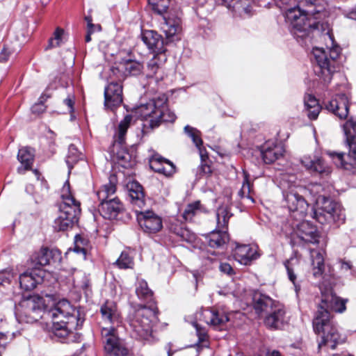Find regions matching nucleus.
I'll list each match as a JSON object with an SVG mask.
<instances>
[{"mask_svg":"<svg viewBox=\"0 0 356 356\" xmlns=\"http://www.w3.org/2000/svg\"><path fill=\"white\" fill-rule=\"evenodd\" d=\"M91 35H92V33H90V32L87 31V34H86V35L85 37L86 42H89L91 41V40H92L91 39Z\"/></svg>","mask_w":356,"mask_h":356,"instance_id":"60","label":"nucleus"},{"mask_svg":"<svg viewBox=\"0 0 356 356\" xmlns=\"http://www.w3.org/2000/svg\"><path fill=\"white\" fill-rule=\"evenodd\" d=\"M346 142L349 147L347 155L342 152L328 151L327 154L337 167L350 174H356V119L350 118L342 126Z\"/></svg>","mask_w":356,"mask_h":356,"instance_id":"6","label":"nucleus"},{"mask_svg":"<svg viewBox=\"0 0 356 356\" xmlns=\"http://www.w3.org/2000/svg\"><path fill=\"white\" fill-rule=\"evenodd\" d=\"M33 173L35 174L37 179L38 180L39 178H40V174H39V172L37 170H33Z\"/></svg>","mask_w":356,"mask_h":356,"instance_id":"62","label":"nucleus"},{"mask_svg":"<svg viewBox=\"0 0 356 356\" xmlns=\"http://www.w3.org/2000/svg\"><path fill=\"white\" fill-rule=\"evenodd\" d=\"M234 256L240 264L248 265L252 260L258 258L257 247L250 245H237L234 250Z\"/></svg>","mask_w":356,"mask_h":356,"instance_id":"27","label":"nucleus"},{"mask_svg":"<svg viewBox=\"0 0 356 356\" xmlns=\"http://www.w3.org/2000/svg\"><path fill=\"white\" fill-rule=\"evenodd\" d=\"M143 65L133 59H122L116 67L111 68V72L118 81L127 76H138L141 74Z\"/></svg>","mask_w":356,"mask_h":356,"instance_id":"13","label":"nucleus"},{"mask_svg":"<svg viewBox=\"0 0 356 356\" xmlns=\"http://www.w3.org/2000/svg\"><path fill=\"white\" fill-rule=\"evenodd\" d=\"M167 60L165 54L154 55L147 65V76L153 78L156 82L163 79L162 67Z\"/></svg>","mask_w":356,"mask_h":356,"instance_id":"24","label":"nucleus"},{"mask_svg":"<svg viewBox=\"0 0 356 356\" xmlns=\"http://www.w3.org/2000/svg\"><path fill=\"white\" fill-rule=\"evenodd\" d=\"M115 264H116L120 268L127 269L132 268L134 263L133 258L129 256L128 252L124 251L121 253L120 257L115 262Z\"/></svg>","mask_w":356,"mask_h":356,"instance_id":"44","label":"nucleus"},{"mask_svg":"<svg viewBox=\"0 0 356 356\" xmlns=\"http://www.w3.org/2000/svg\"><path fill=\"white\" fill-rule=\"evenodd\" d=\"M200 202L196 201L189 204L183 213V218L185 220H191L194 216L200 212Z\"/></svg>","mask_w":356,"mask_h":356,"instance_id":"45","label":"nucleus"},{"mask_svg":"<svg viewBox=\"0 0 356 356\" xmlns=\"http://www.w3.org/2000/svg\"><path fill=\"white\" fill-rule=\"evenodd\" d=\"M244 179L243 182L242 187L241 190L238 191V195L243 198L246 197L250 200L251 203H254V199L252 196H250L251 193V185L249 181V175L245 171H243Z\"/></svg>","mask_w":356,"mask_h":356,"instance_id":"43","label":"nucleus"},{"mask_svg":"<svg viewBox=\"0 0 356 356\" xmlns=\"http://www.w3.org/2000/svg\"><path fill=\"white\" fill-rule=\"evenodd\" d=\"M134 112L141 120L149 121L152 128L159 126L161 122H173L176 119L175 114L168 108L165 95H159L146 104L140 105Z\"/></svg>","mask_w":356,"mask_h":356,"instance_id":"5","label":"nucleus"},{"mask_svg":"<svg viewBox=\"0 0 356 356\" xmlns=\"http://www.w3.org/2000/svg\"><path fill=\"white\" fill-rule=\"evenodd\" d=\"M268 356H281V355L279 351L273 350L272 352L268 353Z\"/></svg>","mask_w":356,"mask_h":356,"instance_id":"59","label":"nucleus"},{"mask_svg":"<svg viewBox=\"0 0 356 356\" xmlns=\"http://www.w3.org/2000/svg\"><path fill=\"white\" fill-rule=\"evenodd\" d=\"M137 220L141 228L147 233H156L163 227L161 218L152 211L137 213Z\"/></svg>","mask_w":356,"mask_h":356,"instance_id":"17","label":"nucleus"},{"mask_svg":"<svg viewBox=\"0 0 356 356\" xmlns=\"http://www.w3.org/2000/svg\"><path fill=\"white\" fill-rule=\"evenodd\" d=\"M102 319L105 323L117 326L120 323V314L115 304L113 302H106L100 309Z\"/></svg>","mask_w":356,"mask_h":356,"instance_id":"31","label":"nucleus"},{"mask_svg":"<svg viewBox=\"0 0 356 356\" xmlns=\"http://www.w3.org/2000/svg\"><path fill=\"white\" fill-rule=\"evenodd\" d=\"M161 29L165 34V40L154 31H145L143 33V41L149 49L153 51L154 55L165 54L167 50L165 46L169 42L175 40V38L181 30V21L179 18L170 19L164 17Z\"/></svg>","mask_w":356,"mask_h":356,"instance_id":"10","label":"nucleus"},{"mask_svg":"<svg viewBox=\"0 0 356 356\" xmlns=\"http://www.w3.org/2000/svg\"><path fill=\"white\" fill-rule=\"evenodd\" d=\"M285 17L292 28V33L298 40H306L310 35H318L326 42V50L322 47H314L312 54L316 62L314 72L323 85L330 83L337 68V59L339 56L340 48L334 44V38L327 24L314 21L319 17L316 15L325 16V6L318 9L302 10L298 5L285 8Z\"/></svg>","mask_w":356,"mask_h":356,"instance_id":"1","label":"nucleus"},{"mask_svg":"<svg viewBox=\"0 0 356 356\" xmlns=\"http://www.w3.org/2000/svg\"><path fill=\"white\" fill-rule=\"evenodd\" d=\"M45 106L44 104L40 102L39 103L35 104L32 108L31 111L33 113L40 114L43 113L45 111Z\"/></svg>","mask_w":356,"mask_h":356,"instance_id":"52","label":"nucleus"},{"mask_svg":"<svg viewBox=\"0 0 356 356\" xmlns=\"http://www.w3.org/2000/svg\"><path fill=\"white\" fill-rule=\"evenodd\" d=\"M300 162L306 170L321 177L327 176L332 172L331 168L324 162L322 158L316 155H305L301 158Z\"/></svg>","mask_w":356,"mask_h":356,"instance_id":"18","label":"nucleus"},{"mask_svg":"<svg viewBox=\"0 0 356 356\" xmlns=\"http://www.w3.org/2000/svg\"><path fill=\"white\" fill-rule=\"evenodd\" d=\"M61 259L60 252L57 249L42 248L31 258L33 268H42L51 262L59 261Z\"/></svg>","mask_w":356,"mask_h":356,"instance_id":"22","label":"nucleus"},{"mask_svg":"<svg viewBox=\"0 0 356 356\" xmlns=\"http://www.w3.org/2000/svg\"><path fill=\"white\" fill-rule=\"evenodd\" d=\"M313 327L316 334H322L321 339L318 341V351L323 349L325 351L334 350L343 341L337 328L330 320L329 312L322 307L317 311L313 320Z\"/></svg>","mask_w":356,"mask_h":356,"instance_id":"8","label":"nucleus"},{"mask_svg":"<svg viewBox=\"0 0 356 356\" xmlns=\"http://www.w3.org/2000/svg\"><path fill=\"white\" fill-rule=\"evenodd\" d=\"M65 40V31L63 29L57 27L53 34V36L49 38L48 44L46 49L56 48L60 46Z\"/></svg>","mask_w":356,"mask_h":356,"instance_id":"41","label":"nucleus"},{"mask_svg":"<svg viewBox=\"0 0 356 356\" xmlns=\"http://www.w3.org/2000/svg\"><path fill=\"white\" fill-rule=\"evenodd\" d=\"M63 104L67 106V111L70 113H72L74 111V97L73 95H69L64 99Z\"/></svg>","mask_w":356,"mask_h":356,"instance_id":"50","label":"nucleus"},{"mask_svg":"<svg viewBox=\"0 0 356 356\" xmlns=\"http://www.w3.org/2000/svg\"><path fill=\"white\" fill-rule=\"evenodd\" d=\"M184 132L192 139L193 143L199 149L202 159H203L204 155L203 153V149L201 147L202 145V140L200 138V131H198L196 128L186 125L184 127Z\"/></svg>","mask_w":356,"mask_h":356,"instance_id":"40","label":"nucleus"},{"mask_svg":"<svg viewBox=\"0 0 356 356\" xmlns=\"http://www.w3.org/2000/svg\"><path fill=\"white\" fill-rule=\"evenodd\" d=\"M300 261L296 257H291L284 262V266L286 269L289 280L294 285L295 291L298 294L300 290V286L296 283V274Z\"/></svg>","mask_w":356,"mask_h":356,"instance_id":"36","label":"nucleus"},{"mask_svg":"<svg viewBox=\"0 0 356 356\" xmlns=\"http://www.w3.org/2000/svg\"><path fill=\"white\" fill-rule=\"evenodd\" d=\"M127 188L131 203L139 209L143 208L145 206V196L142 186L136 181H131L127 184Z\"/></svg>","mask_w":356,"mask_h":356,"instance_id":"30","label":"nucleus"},{"mask_svg":"<svg viewBox=\"0 0 356 356\" xmlns=\"http://www.w3.org/2000/svg\"><path fill=\"white\" fill-rule=\"evenodd\" d=\"M116 191L115 185L111 181L104 184L97 193L100 202L108 200L109 197L114 195Z\"/></svg>","mask_w":356,"mask_h":356,"instance_id":"42","label":"nucleus"},{"mask_svg":"<svg viewBox=\"0 0 356 356\" xmlns=\"http://www.w3.org/2000/svg\"><path fill=\"white\" fill-rule=\"evenodd\" d=\"M61 199L59 215L54 222V229L58 232L72 227L78 222L81 213L80 202L72 195L68 181L63 186Z\"/></svg>","mask_w":356,"mask_h":356,"instance_id":"9","label":"nucleus"},{"mask_svg":"<svg viewBox=\"0 0 356 356\" xmlns=\"http://www.w3.org/2000/svg\"><path fill=\"white\" fill-rule=\"evenodd\" d=\"M196 318L214 327H222L229 321L227 314L209 309H204L197 313Z\"/></svg>","mask_w":356,"mask_h":356,"instance_id":"21","label":"nucleus"},{"mask_svg":"<svg viewBox=\"0 0 356 356\" xmlns=\"http://www.w3.org/2000/svg\"><path fill=\"white\" fill-rule=\"evenodd\" d=\"M86 243V241L81 236L76 235L75 236V241L74 244L75 247L74 248V252L77 253H83L86 254V249L84 247L81 246L83 245Z\"/></svg>","mask_w":356,"mask_h":356,"instance_id":"48","label":"nucleus"},{"mask_svg":"<svg viewBox=\"0 0 356 356\" xmlns=\"http://www.w3.org/2000/svg\"><path fill=\"white\" fill-rule=\"evenodd\" d=\"M309 190L316 197L314 215L318 222L330 225L344 223L346 215L342 206L321 194L323 188L321 184H314Z\"/></svg>","mask_w":356,"mask_h":356,"instance_id":"4","label":"nucleus"},{"mask_svg":"<svg viewBox=\"0 0 356 356\" xmlns=\"http://www.w3.org/2000/svg\"><path fill=\"white\" fill-rule=\"evenodd\" d=\"M207 259L211 261V262H213L214 261H216V259H213V258H210V257H208Z\"/></svg>","mask_w":356,"mask_h":356,"instance_id":"64","label":"nucleus"},{"mask_svg":"<svg viewBox=\"0 0 356 356\" xmlns=\"http://www.w3.org/2000/svg\"><path fill=\"white\" fill-rule=\"evenodd\" d=\"M229 6H232L233 10L236 13H238L240 15L243 13L250 15L252 13L251 6L247 3L246 1H236L233 3L232 6L229 5Z\"/></svg>","mask_w":356,"mask_h":356,"instance_id":"47","label":"nucleus"},{"mask_svg":"<svg viewBox=\"0 0 356 356\" xmlns=\"http://www.w3.org/2000/svg\"><path fill=\"white\" fill-rule=\"evenodd\" d=\"M328 312L327 309L342 313L346 310V301L337 297L332 291L328 292L322 291V305H319L318 311L321 307Z\"/></svg>","mask_w":356,"mask_h":356,"instance_id":"26","label":"nucleus"},{"mask_svg":"<svg viewBox=\"0 0 356 356\" xmlns=\"http://www.w3.org/2000/svg\"><path fill=\"white\" fill-rule=\"evenodd\" d=\"M295 179L294 175H283L281 177L280 187L289 211L293 213L295 218L300 220L307 213L309 204L303 197L306 188L293 184Z\"/></svg>","mask_w":356,"mask_h":356,"instance_id":"7","label":"nucleus"},{"mask_svg":"<svg viewBox=\"0 0 356 356\" xmlns=\"http://www.w3.org/2000/svg\"><path fill=\"white\" fill-rule=\"evenodd\" d=\"M348 17L356 20V10H352L348 13Z\"/></svg>","mask_w":356,"mask_h":356,"instance_id":"57","label":"nucleus"},{"mask_svg":"<svg viewBox=\"0 0 356 356\" xmlns=\"http://www.w3.org/2000/svg\"><path fill=\"white\" fill-rule=\"evenodd\" d=\"M279 304L269 296L260 293H255L253 297L254 309L259 315L268 314L275 305Z\"/></svg>","mask_w":356,"mask_h":356,"instance_id":"28","label":"nucleus"},{"mask_svg":"<svg viewBox=\"0 0 356 356\" xmlns=\"http://www.w3.org/2000/svg\"><path fill=\"white\" fill-rule=\"evenodd\" d=\"M14 277V273L12 270H5L0 272V279L6 283H10V280Z\"/></svg>","mask_w":356,"mask_h":356,"instance_id":"49","label":"nucleus"},{"mask_svg":"<svg viewBox=\"0 0 356 356\" xmlns=\"http://www.w3.org/2000/svg\"><path fill=\"white\" fill-rule=\"evenodd\" d=\"M157 312L154 308L140 306L128 317L131 335L136 339L152 343L156 330Z\"/></svg>","mask_w":356,"mask_h":356,"instance_id":"3","label":"nucleus"},{"mask_svg":"<svg viewBox=\"0 0 356 356\" xmlns=\"http://www.w3.org/2000/svg\"><path fill=\"white\" fill-rule=\"evenodd\" d=\"M232 216L229 208L226 206L218 207L216 212L217 227L207 237V243L211 248L222 247L229 241L227 227L229 218Z\"/></svg>","mask_w":356,"mask_h":356,"instance_id":"11","label":"nucleus"},{"mask_svg":"<svg viewBox=\"0 0 356 356\" xmlns=\"http://www.w3.org/2000/svg\"><path fill=\"white\" fill-rule=\"evenodd\" d=\"M286 310L282 304L275 305L274 308L266 315L264 323L265 325L271 329H282L288 323Z\"/></svg>","mask_w":356,"mask_h":356,"instance_id":"19","label":"nucleus"},{"mask_svg":"<svg viewBox=\"0 0 356 356\" xmlns=\"http://www.w3.org/2000/svg\"><path fill=\"white\" fill-rule=\"evenodd\" d=\"M169 229L171 232L179 236L183 241L193 243L195 240V234L188 229L183 227L176 220L170 223Z\"/></svg>","mask_w":356,"mask_h":356,"instance_id":"34","label":"nucleus"},{"mask_svg":"<svg viewBox=\"0 0 356 356\" xmlns=\"http://www.w3.org/2000/svg\"><path fill=\"white\" fill-rule=\"evenodd\" d=\"M260 153L266 163H272L283 155L284 148L274 140H268L261 146Z\"/></svg>","mask_w":356,"mask_h":356,"instance_id":"23","label":"nucleus"},{"mask_svg":"<svg viewBox=\"0 0 356 356\" xmlns=\"http://www.w3.org/2000/svg\"><path fill=\"white\" fill-rule=\"evenodd\" d=\"M132 122V115H127L124 119L120 121L116 133L117 141L119 143L122 144L124 142L125 135L127 134V129L130 127Z\"/></svg>","mask_w":356,"mask_h":356,"instance_id":"39","label":"nucleus"},{"mask_svg":"<svg viewBox=\"0 0 356 356\" xmlns=\"http://www.w3.org/2000/svg\"><path fill=\"white\" fill-rule=\"evenodd\" d=\"M219 294L220 295H224V296H229V295H232L234 297H236V298H238V293H235L234 291H219Z\"/></svg>","mask_w":356,"mask_h":356,"instance_id":"56","label":"nucleus"},{"mask_svg":"<svg viewBox=\"0 0 356 356\" xmlns=\"http://www.w3.org/2000/svg\"><path fill=\"white\" fill-rule=\"evenodd\" d=\"M12 52L8 48L4 47L1 52L0 53V62L4 63L8 60L9 56L11 55Z\"/></svg>","mask_w":356,"mask_h":356,"instance_id":"53","label":"nucleus"},{"mask_svg":"<svg viewBox=\"0 0 356 356\" xmlns=\"http://www.w3.org/2000/svg\"><path fill=\"white\" fill-rule=\"evenodd\" d=\"M325 108L339 119H346L349 113V101L345 94H337L325 104Z\"/></svg>","mask_w":356,"mask_h":356,"instance_id":"20","label":"nucleus"},{"mask_svg":"<svg viewBox=\"0 0 356 356\" xmlns=\"http://www.w3.org/2000/svg\"><path fill=\"white\" fill-rule=\"evenodd\" d=\"M16 317L19 322L28 323L38 321V318H51L52 322L51 337L60 341H69L73 330L78 329L83 323L79 312L67 300H61L54 306L45 310L42 298L30 297L23 300L16 307Z\"/></svg>","mask_w":356,"mask_h":356,"instance_id":"2","label":"nucleus"},{"mask_svg":"<svg viewBox=\"0 0 356 356\" xmlns=\"http://www.w3.org/2000/svg\"><path fill=\"white\" fill-rule=\"evenodd\" d=\"M123 101L122 86L120 82L112 81L104 89V106L114 110Z\"/></svg>","mask_w":356,"mask_h":356,"instance_id":"15","label":"nucleus"},{"mask_svg":"<svg viewBox=\"0 0 356 356\" xmlns=\"http://www.w3.org/2000/svg\"><path fill=\"white\" fill-rule=\"evenodd\" d=\"M279 7H284L288 6H294L298 0H275Z\"/></svg>","mask_w":356,"mask_h":356,"instance_id":"54","label":"nucleus"},{"mask_svg":"<svg viewBox=\"0 0 356 356\" xmlns=\"http://www.w3.org/2000/svg\"><path fill=\"white\" fill-rule=\"evenodd\" d=\"M149 166L155 172L165 176H170L175 172V166L169 160L159 155L153 156L149 160Z\"/></svg>","mask_w":356,"mask_h":356,"instance_id":"29","label":"nucleus"},{"mask_svg":"<svg viewBox=\"0 0 356 356\" xmlns=\"http://www.w3.org/2000/svg\"><path fill=\"white\" fill-rule=\"evenodd\" d=\"M102 30V27L99 24H90V25H87V31L90 33H94L96 32H99Z\"/></svg>","mask_w":356,"mask_h":356,"instance_id":"55","label":"nucleus"},{"mask_svg":"<svg viewBox=\"0 0 356 356\" xmlns=\"http://www.w3.org/2000/svg\"><path fill=\"white\" fill-rule=\"evenodd\" d=\"M136 293L139 299L144 301H150L153 296V292L148 287L147 282L142 279H137Z\"/></svg>","mask_w":356,"mask_h":356,"instance_id":"37","label":"nucleus"},{"mask_svg":"<svg viewBox=\"0 0 356 356\" xmlns=\"http://www.w3.org/2000/svg\"><path fill=\"white\" fill-rule=\"evenodd\" d=\"M310 255L313 275L316 278L320 277L325 269L323 255L321 252L317 250H311Z\"/></svg>","mask_w":356,"mask_h":356,"instance_id":"35","label":"nucleus"},{"mask_svg":"<svg viewBox=\"0 0 356 356\" xmlns=\"http://www.w3.org/2000/svg\"><path fill=\"white\" fill-rule=\"evenodd\" d=\"M17 159L22 164V166L18 168V172L24 173L31 168L34 160V150L27 147H22L19 149Z\"/></svg>","mask_w":356,"mask_h":356,"instance_id":"32","label":"nucleus"},{"mask_svg":"<svg viewBox=\"0 0 356 356\" xmlns=\"http://www.w3.org/2000/svg\"><path fill=\"white\" fill-rule=\"evenodd\" d=\"M130 157L129 154L128 153H126L124 156H122V159L127 160Z\"/></svg>","mask_w":356,"mask_h":356,"instance_id":"63","label":"nucleus"},{"mask_svg":"<svg viewBox=\"0 0 356 356\" xmlns=\"http://www.w3.org/2000/svg\"><path fill=\"white\" fill-rule=\"evenodd\" d=\"M83 155L78 149L77 147L74 144H71L68 147V153L66 156V163L69 168V172L73 168L74 165L79 160L82 159Z\"/></svg>","mask_w":356,"mask_h":356,"instance_id":"38","label":"nucleus"},{"mask_svg":"<svg viewBox=\"0 0 356 356\" xmlns=\"http://www.w3.org/2000/svg\"><path fill=\"white\" fill-rule=\"evenodd\" d=\"M220 270L227 275H232L234 273V270L230 264L227 263H222L219 266Z\"/></svg>","mask_w":356,"mask_h":356,"instance_id":"51","label":"nucleus"},{"mask_svg":"<svg viewBox=\"0 0 356 356\" xmlns=\"http://www.w3.org/2000/svg\"><path fill=\"white\" fill-rule=\"evenodd\" d=\"M123 207L117 197H113L108 200L100 202L99 211L104 218L115 219L122 211Z\"/></svg>","mask_w":356,"mask_h":356,"instance_id":"25","label":"nucleus"},{"mask_svg":"<svg viewBox=\"0 0 356 356\" xmlns=\"http://www.w3.org/2000/svg\"><path fill=\"white\" fill-rule=\"evenodd\" d=\"M304 104L307 117L312 120H316L321 110L318 99L312 94H306Z\"/></svg>","mask_w":356,"mask_h":356,"instance_id":"33","label":"nucleus"},{"mask_svg":"<svg viewBox=\"0 0 356 356\" xmlns=\"http://www.w3.org/2000/svg\"><path fill=\"white\" fill-rule=\"evenodd\" d=\"M148 1L154 12L162 15L168 8L170 0H148Z\"/></svg>","mask_w":356,"mask_h":356,"instance_id":"46","label":"nucleus"},{"mask_svg":"<svg viewBox=\"0 0 356 356\" xmlns=\"http://www.w3.org/2000/svg\"><path fill=\"white\" fill-rule=\"evenodd\" d=\"M102 340L105 351L113 356H127L128 350L124 347L116 332L114 326L102 327L101 331Z\"/></svg>","mask_w":356,"mask_h":356,"instance_id":"12","label":"nucleus"},{"mask_svg":"<svg viewBox=\"0 0 356 356\" xmlns=\"http://www.w3.org/2000/svg\"><path fill=\"white\" fill-rule=\"evenodd\" d=\"M45 271L40 268H31L19 277V286L25 291H31L35 289L38 284L42 282Z\"/></svg>","mask_w":356,"mask_h":356,"instance_id":"16","label":"nucleus"},{"mask_svg":"<svg viewBox=\"0 0 356 356\" xmlns=\"http://www.w3.org/2000/svg\"><path fill=\"white\" fill-rule=\"evenodd\" d=\"M341 268L348 270H349L350 268V266L347 262H343L341 264Z\"/></svg>","mask_w":356,"mask_h":356,"instance_id":"58","label":"nucleus"},{"mask_svg":"<svg viewBox=\"0 0 356 356\" xmlns=\"http://www.w3.org/2000/svg\"><path fill=\"white\" fill-rule=\"evenodd\" d=\"M319 235L315 226L308 221H302L296 225L293 232V240L298 243L296 239L307 243H317Z\"/></svg>","mask_w":356,"mask_h":356,"instance_id":"14","label":"nucleus"},{"mask_svg":"<svg viewBox=\"0 0 356 356\" xmlns=\"http://www.w3.org/2000/svg\"><path fill=\"white\" fill-rule=\"evenodd\" d=\"M85 20L87 22V25H90V24H92V19L91 16H86Z\"/></svg>","mask_w":356,"mask_h":356,"instance_id":"61","label":"nucleus"}]
</instances>
